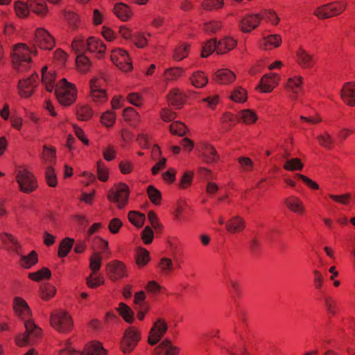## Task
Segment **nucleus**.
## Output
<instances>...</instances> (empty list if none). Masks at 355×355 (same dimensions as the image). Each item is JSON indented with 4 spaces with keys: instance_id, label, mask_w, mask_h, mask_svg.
Returning <instances> with one entry per match:
<instances>
[{
    "instance_id": "aec40b11",
    "label": "nucleus",
    "mask_w": 355,
    "mask_h": 355,
    "mask_svg": "<svg viewBox=\"0 0 355 355\" xmlns=\"http://www.w3.org/2000/svg\"><path fill=\"white\" fill-rule=\"evenodd\" d=\"M284 203L287 208L292 212L298 214H303L305 208L302 201L295 196H290L284 200Z\"/></svg>"
},
{
    "instance_id": "864d4df0",
    "label": "nucleus",
    "mask_w": 355,
    "mask_h": 355,
    "mask_svg": "<svg viewBox=\"0 0 355 355\" xmlns=\"http://www.w3.org/2000/svg\"><path fill=\"white\" fill-rule=\"evenodd\" d=\"M64 16L65 20L69 23V26L73 28H76L78 26V16L71 11H64Z\"/></svg>"
},
{
    "instance_id": "1a4fd4ad",
    "label": "nucleus",
    "mask_w": 355,
    "mask_h": 355,
    "mask_svg": "<svg viewBox=\"0 0 355 355\" xmlns=\"http://www.w3.org/2000/svg\"><path fill=\"white\" fill-rule=\"evenodd\" d=\"M111 60L123 71L128 72L132 68L128 53L121 49L112 51Z\"/></svg>"
},
{
    "instance_id": "c85d7f7f",
    "label": "nucleus",
    "mask_w": 355,
    "mask_h": 355,
    "mask_svg": "<svg viewBox=\"0 0 355 355\" xmlns=\"http://www.w3.org/2000/svg\"><path fill=\"white\" fill-rule=\"evenodd\" d=\"M202 157L207 163H214L219 157L216 149L208 144H205L202 146Z\"/></svg>"
},
{
    "instance_id": "f03ea898",
    "label": "nucleus",
    "mask_w": 355,
    "mask_h": 355,
    "mask_svg": "<svg viewBox=\"0 0 355 355\" xmlns=\"http://www.w3.org/2000/svg\"><path fill=\"white\" fill-rule=\"evenodd\" d=\"M55 94L59 103L64 106L72 104L76 98V89L74 85L62 78L55 89Z\"/></svg>"
},
{
    "instance_id": "4d7b16f0",
    "label": "nucleus",
    "mask_w": 355,
    "mask_h": 355,
    "mask_svg": "<svg viewBox=\"0 0 355 355\" xmlns=\"http://www.w3.org/2000/svg\"><path fill=\"white\" fill-rule=\"evenodd\" d=\"M264 46H272L274 47H278L281 42L282 39L278 35H271L264 38Z\"/></svg>"
},
{
    "instance_id": "de8ad7c7",
    "label": "nucleus",
    "mask_w": 355,
    "mask_h": 355,
    "mask_svg": "<svg viewBox=\"0 0 355 355\" xmlns=\"http://www.w3.org/2000/svg\"><path fill=\"white\" fill-rule=\"evenodd\" d=\"M230 98L232 101L235 102H244L247 99L246 91L241 87H237L234 90V92L230 96Z\"/></svg>"
},
{
    "instance_id": "13d9d810",
    "label": "nucleus",
    "mask_w": 355,
    "mask_h": 355,
    "mask_svg": "<svg viewBox=\"0 0 355 355\" xmlns=\"http://www.w3.org/2000/svg\"><path fill=\"white\" fill-rule=\"evenodd\" d=\"M15 9L17 15L19 17H26L28 15L29 10H31L29 9V3L26 5L21 2H18L15 4Z\"/></svg>"
},
{
    "instance_id": "3c124183",
    "label": "nucleus",
    "mask_w": 355,
    "mask_h": 355,
    "mask_svg": "<svg viewBox=\"0 0 355 355\" xmlns=\"http://www.w3.org/2000/svg\"><path fill=\"white\" fill-rule=\"evenodd\" d=\"M183 73V69L179 67L171 68L165 71L164 76L167 80L178 79Z\"/></svg>"
},
{
    "instance_id": "2f4dec72",
    "label": "nucleus",
    "mask_w": 355,
    "mask_h": 355,
    "mask_svg": "<svg viewBox=\"0 0 355 355\" xmlns=\"http://www.w3.org/2000/svg\"><path fill=\"white\" fill-rule=\"evenodd\" d=\"M29 9L37 15H44L47 12V6L43 0H28Z\"/></svg>"
},
{
    "instance_id": "c756f323",
    "label": "nucleus",
    "mask_w": 355,
    "mask_h": 355,
    "mask_svg": "<svg viewBox=\"0 0 355 355\" xmlns=\"http://www.w3.org/2000/svg\"><path fill=\"white\" fill-rule=\"evenodd\" d=\"M298 62L303 68H310L314 64L313 56L302 49H300L297 53Z\"/></svg>"
},
{
    "instance_id": "e2e57ef3",
    "label": "nucleus",
    "mask_w": 355,
    "mask_h": 355,
    "mask_svg": "<svg viewBox=\"0 0 355 355\" xmlns=\"http://www.w3.org/2000/svg\"><path fill=\"white\" fill-rule=\"evenodd\" d=\"M42 156L45 162L51 164L53 159L55 157V149L44 146Z\"/></svg>"
},
{
    "instance_id": "7c9ffc66",
    "label": "nucleus",
    "mask_w": 355,
    "mask_h": 355,
    "mask_svg": "<svg viewBox=\"0 0 355 355\" xmlns=\"http://www.w3.org/2000/svg\"><path fill=\"white\" fill-rule=\"evenodd\" d=\"M20 257L19 264L24 268H30L37 263V254L35 251L33 250L27 256L18 254Z\"/></svg>"
},
{
    "instance_id": "7ed1b4c3",
    "label": "nucleus",
    "mask_w": 355,
    "mask_h": 355,
    "mask_svg": "<svg viewBox=\"0 0 355 355\" xmlns=\"http://www.w3.org/2000/svg\"><path fill=\"white\" fill-rule=\"evenodd\" d=\"M51 324L59 332L68 333L72 329L73 322L71 318L67 312L59 310L51 314Z\"/></svg>"
},
{
    "instance_id": "c03bdc74",
    "label": "nucleus",
    "mask_w": 355,
    "mask_h": 355,
    "mask_svg": "<svg viewBox=\"0 0 355 355\" xmlns=\"http://www.w3.org/2000/svg\"><path fill=\"white\" fill-rule=\"evenodd\" d=\"M223 5V0H205L202 3V8L207 11L220 9Z\"/></svg>"
},
{
    "instance_id": "6e6552de",
    "label": "nucleus",
    "mask_w": 355,
    "mask_h": 355,
    "mask_svg": "<svg viewBox=\"0 0 355 355\" xmlns=\"http://www.w3.org/2000/svg\"><path fill=\"white\" fill-rule=\"evenodd\" d=\"M16 178L21 191L24 193H31L37 188V181L35 177L26 169L19 170Z\"/></svg>"
},
{
    "instance_id": "c9c22d12",
    "label": "nucleus",
    "mask_w": 355,
    "mask_h": 355,
    "mask_svg": "<svg viewBox=\"0 0 355 355\" xmlns=\"http://www.w3.org/2000/svg\"><path fill=\"white\" fill-rule=\"evenodd\" d=\"M119 314L128 323H132L134 320V313L131 309L125 304L121 302L117 309Z\"/></svg>"
},
{
    "instance_id": "4be33fe9",
    "label": "nucleus",
    "mask_w": 355,
    "mask_h": 355,
    "mask_svg": "<svg viewBox=\"0 0 355 355\" xmlns=\"http://www.w3.org/2000/svg\"><path fill=\"white\" fill-rule=\"evenodd\" d=\"M105 49V45L101 40L94 37H91L87 40V50L91 53H96L98 58L103 56Z\"/></svg>"
},
{
    "instance_id": "58836bf2",
    "label": "nucleus",
    "mask_w": 355,
    "mask_h": 355,
    "mask_svg": "<svg viewBox=\"0 0 355 355\" xmlns=\"http://www.w3.org/2000/svg\"><path fill=\"white\" fill-rule=\"evenodd\" d=\"M76 115L78 120L87 121L92 116L93 112L89 106L81 105L77 107Z\"/></svg>"
},
{
    "instance_id": "680f3d73",
    "label": "nucleus",
    "mask_w": 355,
    "mask_h": 355,
    "mask_svg": "<svg viewBox=\"0 0 355 355\" xmlns=\"http://www.w3.org/2000/svg\"><path fill=\"white\" fill-rule=\"evenodd\" d=\"M97 173L98 179L103 182H105L108 179V171L104 164L99 161L97 163Z\"/></svg>"
},
{
    "instance_id": "f8f14e48",
    "label": "nucleus",
    "mask_w": 355,
    "mask_h": 355,
    "mask_svg": "<svg viewBox=\"0 0 355 355\" xmlns=\"http://www.w3.org/2000/svg\"><path fill=\"white\" fill-rule=\"evenodd\" d=\"M35 44L42 49L51 50L55 45V41L46 30L40 28L35 31Z\"/></svg>"
},
{
    "instance_id": "b1692460",
    "label": "nucleus",
    "mask_w": 355,
    "mask_h": 355,
    "mask_svg": "<svg viewBox=\"0 0 355 355\" xmlns=\"http://www.w3.org/2000/svg\"><path fill=\"white\" fill-rule=\"evenodd\" d=\"M227 230L232 234L242 232L245 227V220L239 217L231 218L225 224Z\"/></svg>"
},
{
    "instance_id": "5701e85b",
    "label": "nucleus",
    "mask_w": 355,
    "mask_h": 355,
    "mask_svg": "<svg viewBox=\"0 0 355 355\" xmlns=\"http://www.w3.org/2000/svg\"><path fill=\"white\" fill-rule=\"evenodd\" d=\"M42 83L46 91L49 92L54 91L56 87V85L54 83L56 78L55 73L51 71L48 72L47 67H44L42 69Z\"/></svg>"
},
{
    "instance_id": "a19ab883",
    "label": "nucleus",
    "mask_w": 355,
    "mask_h": 355,
    "mask_svg": "<svg viewBox=\"0 0 355 355\" xmlns=\"http://www.w3.org/2000/svg\"><path fill=\"white\" fill-rule=\"evenodd\" d=\"M51 276V272L47 268H42L37 272L28 274V277L35 282H40L43 279H49Z\"/></svg>"
},
{
    "instance_id": "a878e982",
    "label": "nucleus",
    "mask_w": 355,
    "mask_h": 355,
    "mask_svg": "<svg viewBox=\"0 0 355 355\" xmlns=\"http://www.w3.org/2000/svg\"><path fill=\"white\" fill-rule=\"evenodd\" d=\"M302 76H294L288 79L286 88L294 94L292 98L296 99L297 94L302 91Z\"/></svg>"
},
{
    "instance_id": "dca6fc26",
    "label": "nucleus",
    "mask_w": 355,
    "mask_h": 355,
    "mask_svg": "<svg viewBox=\"0 0 355 355\" xmlns=\"http://www.w3.org/2000/svg\"><path fill=\"white\" fill-rule=\"evenodd\" d=\"M107 272L112 279H118L125 276V266L119 261H113L107 263Z\"/></svg>"
},
{
    "instance_id": "5fc2aeb1",
    "label": "nucleus",
    "mask_w": 355,
    "mask_h": 355,
    "mask_svg": "<svg viewBox=\"0 0 355 355\" xmlns=\"http://www.w3.org/2000/svg\"><path fill=\"white\" fill-rule=\"evenodd\" d=\"M188 55V46L186 44H181L175 49L173 58L176 60H182Z\"/></svg>"
},
{
    "instance_id": "cd10ccee",
    "label": "nucleus",
    "mask_w": 355,
    "mask_h": 355,
    "mask_svg": "<svg viewBox=\"0 0 355 355\" xmlns=\"http://www.w3.org/2000/svg\"><path fill=\"white\" fill-rule=\"evenodd\" d=\"M162 351H164V355H177L179 349L173 346L169 340H164L155 348L157 354H160Z\"/></svg>"
},
{
    "instance_id": "9b49d317",
    "label": "nucleus",
    "mask_w": 355,
    "mask_h": 355,
    "mask_svg": "<svg viewBox=\"0 0 355 355\" xmlns=\"http://www.w3.org/2000/svg\"><path fill=\"white\" fill-rule=\"evenodd\" d=\"M38 85V75L33 73L30 77L20 80L18 83L19 93L22 97H28Z\"/></svg>"
},
{
    "instance_id": "ddd939ff",
    "label": "nucleus",
    "mask_w": 355,
    "mask_h": 355,
    "mask_svg": "<svg viewBox=\"0 0 355 355\" xmlns=\"http://www.w3.org/2000/svg\"><path fill=\"white\" fill-rule=\"evenodd\" d=\"M168 329L166 323L162 319H158L152 327L150 336L148 338V343L151 345L157 344Z\"/></svg>"
},
{
    "instance_id": "0e129e2a",
    "label": "nucleus",
    "mask_w": 355,
    "mask_h": 355,
    "mask_svg": "<svg viewBox=\"0 0 355 355\" xmlns=\"http://www.w3.org/2000/svg\"><path fill=\"white\" fill-rule=\"evenodd\" d=\"M153 236L154 233L151 227L146 226L141 234V238L144 243L147 245L150 244L153 241Z\"/></svg>"
},
{
    "instance_id": "f704fd0d",
    "label": "nucleus",
    "mask_w": 355,
    "mask_h": 355,
    "mask_svg": "<svg viewBox=\"0 0 355 355\" xmlns=\"http://www.w3.org/2000/svg\"><path fill=\"white\" fill-rule=\"evenodd\" d=\"M128 218L132 224L138 227L143 226L146 219V216L144 214L136 211H130L128 213Z\"/></svg>"
},
{
    "instance_id": "4c0bfd02",
    "label": "nucleus",
    "mask_w": 355,
    "mask_h": 355,
    "mask_svg": "<svg viewBox=\"0 0 355 355\" xmlns=\"http://www.w3.org/2000/svg\"><path fill=\"white\" fill-rule=\"evenodd\" d=\"M73 243V239H72L66 238L62 240L59 247L58 256L60 257H66L72 248Z\"/></svg>"
},
{
    "instance_id": "052dcab7",
    "label": "nucleus",
    "mask_w": 355,
    "mask_h": 355,
    "mask_svg": "<svg viewBox=\"0 0 355 355\" xmlns=\"http://www.w3.org/2000/svg\"><path fill=\"white\" fill-rule=\"evenodd\" d=\"M259 15L261 16V19H265L275 25L277 24L279 20L276 13L272 10H264L262 12L259 13Z\"/></svg>"
},
{
    "instance_id": "20e7f679",
    "label": "nucleus",
    "mask_w": 355,
    "mask_h": 355,
    "mask_svg": "<svg viewBox=\"0 0 355 355\" xmlns=\"http://www.w3.org/2000/svg\"><path fill=\"white\" fill-rule=\"evenodd\" d=\"M129 188L123 183L115 184L108 192L107 198L110 201L117 205L122 209L128 202L129 198Z\"/></svg>"
},
{
    "instance_id": "6e6d98bb",
    "label": "nucleus",
    "mask_w": 355,
    "mask_h": 355,
    "mask_svg": "<svg viewBox=\"0 0 355 355\" xmlns=\"http://www.w3.org/2000/svg\"><path fill=\"white\" fill-rule=\"evenodd\" d=\"M116 115L113 112L107 111L101 116V122L107 127H111L115 122Z\"/></svg>"
},
{
    "instance_id": "f257e3e1",
    "label": "nucleus",
    "mask_w": 355,
    "mask_h": 355,
    "mask_svg": "<svg viewBox=\"0 0 355 355\" xmlns=\"http://www.w3.org/2000/svg\"><path fill=\"white\" fill-rule=\"evenodd\" d=\"M13 306L18 317L24 320L26 331L15 336V341L17 346L24 347L32 345L40 336L42 329L35 322L28 319L31 315V310L27 302L21 297H16L14 299Z\"/></svg>"
},
{
    "instance_id": "72a5a7b5",
    "label": "nucleus",
    "mask_w": 355,
    "mask_h": 355,
    "mask_svg": "<svg viewBox=\"0 0 355 355\" xmlns=\"http://www.w3.org/2000/svg\"><path fill=\"white\" fill-rule=\"evenodd\" d=\"M190 79L192 85L197 88H202L208 83V78L200 71L194 72Z\"/></svg>"
},
{
    "instance_id": "39448f33",
    "label": "nucleus",
    "mask_w": 355,
    "mask_h": 355,
    "mask_svg": "<svg viewBox=\"0 0 355 355\" xmlns=\"http://www.w3.org/2000/svg\"><path fill=\"white\" fill-rule=\"evenodd\" d=\"M31 51L23 44H17L12 51V63L17 70H23L31 62Z\"/></svg>"
},
{
    "instance_id": "a18cd8bd",
    "label": "nucleus",
    "mask_w": 355,
    "mask_h": 355,
    "mask_svg": "<svg viewBox=\"0 0 355 355\" xmlns=\"http://www.w3.org/2000/svg\"><path fill=\"white\" fill-rule=\"evenodd\" d=\"M317 138L319 144L324 148L327 149H331L332 148L334 140L327 132L318 135Z\"/></svg>"
},
{
    "instance_id": "37998d69",
    "label": "nucleus",
    "mask_w": 355,
    "mask_h": 355,
    "mask_svg": "<svg viewBox=\"0 0 355 355\" xmlns=\"http://www.w3.org/2000/svg\"><path fill=\"white\" fill-rule=\"evenodd\" d=\"M147 193L150 201L155 205H159L161 199V192L153 185H149L147 188Z\"/></svg>"
},
{
    "instance_id": "0eeeda50",
    "label": "nucleus",
    "mask_w": 355,
    "mask_h": 355,
    "mask_svg": "<svg viewBox=\"0 0 355 355\" xmlns=\"http://www.w3.org/2000/svg\"><path fill=\"white\" fill-rule=\"evenodd\" d=\"M71 46L74 51L80 53V54L76 56V64L78 67L83 72L87 71L91 66V62L89 59L82 53L87 50V42L83 40L76 39L72 42Z\"/></svg>"
},
{
    "instance_id": "e433bc0d",
    "label": "nucleus",
    "mask_w": 355,
    "mask_h": 355,
    "mask_svg": "<svg viewBox=\"0 0 355 355\" xmlns=\"http://www.w3.org/2000/svg\"><path fill=\"white\" fill-rule=\"evenodd\" d=\"M303 164L298 158L288 159L285 162L284 168L289 171H301L303 168Z\"/></svg>"
},
{
    "instance_id": "09e8293b",
    "label": "nucleus",
    "mask_w": 355,
    "mask_h": 355,
    "mask_svg": "<svg viewBox=\"0 0 355 355\" xmlns=\"http://www.w3.org/2000/svg\"><path fill=\"white\" fill-rule=\"evenodd\" d=\"M170 131L174 135L183 136L186 134L187 128L182 122L175 121L170 125Z\"/></svg>"
},
{
    "instance_id": "6ab92c4d",
    "label": "nucleus",
    "mask_w": 355,
    "mask_h": 355,
    "mask_svg": "<svg viewBox=\"0 0 355 355\" xmlns=\"http://www.w3.org/2000/svg\"><path fill=\"white\" fill-rule=\"evenodd\" d=\"M0 239L6 250L20 254L21 245L12 234L3 232L1 234Z\"/></svg>"
},
{
    "instance_id": "f3484780",
    "label": "nucleus",
    "mask_w": 355,
    "mask_h": 355,
    "mask_svg": "<svg viewBox=\"0 0 355 355\" xmlns=\"http://www.w3.org/2000/svg\"><path fill=\"white\" fill-rule=\"evenodd\" d=\"M343 101L349 106H355V83H345L341 91Z\"/></svg>"
},
{
    "instance_id": "603ef678",
    "label": "nucleus",
    "mask_w": 355,
    "mask_h": 355,
    "mask_svg": "<svg viewBox=\"0 0 355 355\" xmlns=\"http://www.w3.org/2000/svg\"><path fill=\"white\" fill-rule=\"evenodd\" d=\"M216 40H209L203 46L201 56L202 58H207L214 51H216Z\"/></svg>"
},
{
    "instance_id": "ea45409f",
    "label": "nucleus",
    "mask_w": 355,
    "mask_h": 355,
    "mask_svg": "<svg viewBox=\"0 0 355 355\" xmlns=\"http://www.w3.org/2000/svg\"><path fill=\"white\" fill-rule=\"evenodd\" d=\"M150 260L149 252L144 248H139L136 253V263L140 266H144Z\"/></svg>"
},
{
    "instance_id": "79ce46f5",
    "label": "nucleus",
    "mask_w": 355,
    "mask_h": 355,
    "mask_svg": "<svg viewBox=\"0 0 355 355\" xmlns=\"http://www.w3.org/2000/svg\"><path fill=\"white\" fill-rule=\"evenodd\" d=\"M101 259L102 258L98 252L95 253L90 257L89 268L92 270L91 274L96 275L101 267Z\"/></svg>"
},
{
    "instance_id": "393cba45",
    "label": "nucleus",
    "mask_w": 355,
    "mask_h": 355,
    "mask_svg": "<svg viewBox=\"0 0 355 355\" xmlns=\"http://www.w3.org/2000/svg\"><path fill=\"white\" fill-rule=\"evenodd\" d=\"M235 74L227 69H222L217 71L214 76V80L220 84H228L235 79Z\"/></svg>"
},
{
    "instance_id": "338daca9",
    "label": "nucleus",
    "mask_w": 355,
    "mask_h": 355,
    "mask_svg": "<svg viewBox=\"0 0 355 355\" xmlns=\"http://www.w3.org/2000/svg\"><path fill=\"white\" fill-rule=\"evenodd\" d=\"M122 225V222L119 218H114L110 221L108 228L111 233L116 234Z\"/></svg>"
},
{
    "instance_id": "9d476101",
    "label": "nucleus",
    "mask_w": 355,
    "mask_h": 355,
    "mask_svg": "<svg viewBox=\"0 0 355 355\" xmlns=\"http://www.w3.org/2000/svg\"><path fill=\"white\" fill-rule=\"evenodd\" d=\"M140 339L139 332L134 327H129L125 330L121 343V349L124 353L132 352Z\"/></svg>"
},
{
    "instance_id": "a211bd4d",
    "label": "nucleus",
    "mask_w": 355,
    "mask_h": 355,
    "mask_svg": "<svg viewBox=\"0 0 355 355\" xmlns=\"http://www.w3.org/2000/svg\"><path fill=\"white\" fill-rule=\"evenodd\" d=\"M279 77L276 73L266 74L261 80L259 87L263 92L268 93L277 85Z\"/></svg>"
},
{
    "instance_id": "423d86ee",
    "label": "nucleus",
    "mask_w": 355,
    "mask_h": 355,
    "mask_svg": "<svg viewBox=\"0 0 355 355\" xmlns=\"http://www.w3.org/2000/svg\"><path fill=\"white\" fill-rule=\"evenodd\" d=\"M345 8L346 3L343 2H331L318 8L314 12V15L320 19L329 18L340 15Z\"/></svg>"
},
{
    "instance_id": "4468645a",
    "label": "nucleus",
    "mask_w": 355,
    "mask_h": 355,
    "mask_svg": "<svg viewBox=\"0 0 355 355\" xmlns=\"http://www.w3.org/2000/svg\"><path fill=\"white\" fill-rule=\"evenodd\" d=\"M104 80L102 79L94 78L90 81L91 96L94 101L102 103L106 101L107 96L105 91L102 88Z\"/></svg>"
},
{
    "instance_id": "412c9836",
    "label": "nucleus",
    "mask_w": 355,
    "mask_h": 355,
    "mask_svg": "<svg viewBox=\"0 0 355 355\" xmlns=\"http://www.w3.org/2000/svg\"><path fill=\"white\" fill-rule=\"evenodd\" d=\"M80 355H105V351L101 343L92 341L87 343L82 352H79Z\"/></svg>"
},
{
    "instance_id": "473e14b6",
    "label": "nucleus",
    "mask_w": 355,
    "mask_h": 355,
    "mask_svg": "<svg viewBox=\"0 0 355 355\" xmlns=\"http://www.w3.org/2000/svg\"><path fill=\"white\" fill-rule=\"evenodd\" d=\"M115 15L123 21H127L131 16L128 6L123 3H119L114 8Z\"/></svg>"
},
{
    "instance_id": "bf43d9fd",
    "label": "nucleus",
    "mask_w": 355,
    "mask_h": 355,
    "mask_svg": "<svg viewBox=\"0 0 355 355\" xmlns=\"http://www.w3.org/2000/svg\"><path fill=\"white\" fill-rule=\"evenodd\" d=\"M45 175L49 186L54 187L57 185L55 173L51 166H49L46 168Z\"/></svg>"
},
{
    "instance_id": "49530a36",
    "label": "nucleus",
    "mask_w": 355,
    "mask_h": 355,
    "mask_svg": "<svg viewBox=\"0 0 355 355\" xmlns=\"http://www.w3.org/2000/svg\"><path fill=\"white\" fill-rule=\"evenodd\" d=\"M239 116L245 123H252L257 119L256 114L251 110H242Z\"/></svg>"
},
{
    "instance_id": "8fccbe9b",
    "label": "nucleus",
    "mask_w": 355,
    "mask_h": 355,
    "mask_svg": "<svg viewBox=\"0 0 355 355\" xmlns=\"http://www.w3.org/2000/svg\"><path fill=\"white\" fill-rule=\"evenodd\" d=\"M86 283L90 288H96L99 285L104 283V279L101 275H97L91 274L86 278Z\"/></svg>"
},
{
    "instance_id": "2eb2a0df",
    "label": "nucleus",
    "mask_w": 355,
    "mask_h": 355,
    "mask_svg": "<svg viewBox=\"0 0 355 355\" xmlns=\"http://www.w3.org/2000/svg\"><path fill=\"white\" fill-rule=\"evenodd\" d=\"M260 20L261 16L259 14L246 15L241 20L240 27L242 31L249 33L258 27Z\"/></svg>"
},
{
    "instance_id": "bb28decb",
    "label": "nucleus",
    "mask_w": 355,
    "mask_h": 355,
    "mask_svg": "<svg viewBox=\"0 0 355 355\" xmlns=\"http://www.w3.org/2000/svg\"><path fill=\"white\" fill-rule=\"evenodd\" d=\"M169 104L180 109L184 103L185 96L178 89L172 90L168 96Z\"/></svg>"
},
{
    "instance_id": "774afa93",
    "label": "nucleus",
    "mask_w": 355,
    "mask_h": 355,
    "mask_svg": "<svg viewBox=\"0 0 355 355\" xmlns=\"http://www.w3.org/2000/svg\"><path fill=\"white\" fill-rule=\"evenodd\" d=\"M238 161L243 171H249L252 169L253 163L250 158L241 157L238 159Z\"/></svg>"
},
{
    "instance_id": "69168bd1",
    "label": "nucleus",
    "mask_w": 355,
    "mask_h": 355,
    "mask_svg": "<svg viewBox=\"0 0 355 355\" xmlns=\"http://www.w3.org/2000/svg\"><path fill=\"white\" fill-rule=\"evenodd\" d=\"M55 293V288L53 286H48L40 288V295L44 300H49Z\"/></svg>"
}]
</instances>
